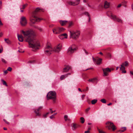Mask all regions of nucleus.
Returning <instances> with one entry per match:
<instances>
[{"label":"nucleus","instance_id":"680f3d73","mask_svg":"<svg viewBox=\"0 0 133 133\" xmlns=\"http://www.w3.org/2000/svg\"><path fill=\"white\" fill-rule=\"evenodd\" d=\"M99 54L102 55H103V54L101 52H99Z\"/></svg>","mask_w":133,"mask_h":133},{"label":"nucleus","instance_id":"a211bd4d","mask_svg":"<svg viewBox=\"0 0 133 133\" xmlns=\"http://www.w3.org/2000/svg\"><path fill=\"white\" fill-rule=\"evenodd\" d=\"M110 6V4L107 1H105L104 3V8H108Z\"/></svg>","mask_w":133,"mask_h":133},{"label":"nucleus","instance_id":"c03bdc74","mask_svg":"<svg viewBox=\"0 0 133 133\" xmlns=\"http://www.w3.org/2000/svg\"><path fill=\"white\" fill-rule=\"evenodd\" d=\"M3 121L6 124H9V122L7 121L5 119H3Z\"/></svg>","mask_w":133,"mask_h":133},{"label":"nucleus","instance_id":"bb28decb","mask_svg":"<svg viewBox=\"0 0 133 133\" xmlns=\"http://www.w3.org/2000/svg\"><path fill=\"white\" fill-rule=\"evenodd\" d=\"M121 129H122L121 130H120L119 131H121L122 132H124V131L126 130V128L125 127H122L121 128Z\"/></svg>","mask_w":133,"mask_h":133},{"label":"nucleus","instance_id":"2eb2a0df","mask_svg":"<svg viewBox=\"0 0 133 133\" xmlns=\"http://www.w3.org/2000/svg\"><path fill=\"white\" fill-rule=\"evenodd\" d=\"M59 27L53 29V33L56 34H59Z\"/></svg>","mask_w":133,"mask_h":133},{"label":"nucleus","instance_id":"72a5a7b5","mask_svg":"<svg viewBox=\"0 0 133 133\" xmlns=\"http://www.w3.org/2000/svg\"><path fill=\"white\" fill-rule=\"evenodd\" d=\"M50 112H47L46 114H44L43 115V117L44 118H46L47 116V115L49 114Z\"/></svg>","mask_w":133,"mask_h":133},{"label":"nucleus","instance_id":"58836bf2","mask_svg":"<svg viewBox=\"0 0 133 133\" xmlns=\"http://www.w3.org/2000/svg\"><path fill=\"white\" fill-rule=\"evenodd\" d=\"M64 118L65 119V121H66L67 120V118L68 117V116L67 115H64Z\"/></svg>","mask_w":133,"mask_h":133},{"label":"nucleus","instance_id":"f8f14e48","mask_svg":"<svg viewBox=\"0 0 133 133\" xmlns=\"http://www.w3.org/2000/svg\"><path fill=\"white\" fill-rule=\"evenodd\" d=\"M43 107L40 106L36 109L35 110L34 112L36 114V116H41V114L39 112V111L42 110L43 109Z\"/></svg>","mask_w":133,"mask_h":133},{"label":"nucleus","instance_id":"2f4dec72","mask_svg":"<svg viewBox=\"0 0 133 133\" xmlns=\"http://www.w3.org/2000/svg\"><path fill=\"white\" fill-rule=\"evenodd\" d=\"M81 122L82 123H83L85 121V119L83 117H81L80 118Z\"/></svg>","mask_w":133,"mask_h":133},{"label":"nucleus","instance_id":"423d86ee","mask_svg":"<svg viewBox=\"0 0 133 133\" xmlns=\"http://www.w3.org/2000/svg\"><path fill=\"white\" fill-rule=\"evenodd\" d=\"M106 124L107 125L106 127L108 128L109 130H111V128L112 130L114 131L116 129V126L112 122L108 121L107 122Z\"/></svg>","mask_w":133,"mask_h":133},{"label":"nucleus","instance_id":"3c124183","mask_svg":"<svg viewBox=\"0 0 133 133\" xmlns=\"http://www.w3.org/2000/svg\"><path fill=\"white\" fill-rule=\"evenodd\" d=\"M85 96V95H83L82 97V99H83L84 98Z\"/></svg>","mask_w":133,"mask_h":133},{"label":"nucleus","instance_id":"c9c22d12","mask_svg":"<svg viewBox=\"0 0 133 133\" xmlns=\"http://www.w3.org/2000/svg\"><path fill=\"white\" fill-rule=\"evenodd\" d=\"M97 129L99 133H106L103 131L101 130L98 128H97Z\"/></svg>","mask_w":133,"mask_h":133},{"label":"nucleus","instance_id":"b1692460","mask_svg":"<svg viewBox=\"0 0 133 133\" xmlns=\"http://www.w3.org/2000/svg\"><path fill=\"white\" fill-rule=\"evenodd\" d=\"M67 77V75H63L61 76L60 79L62 80Z\"/></svg>","mask_w":133,"mask_h":133},{"label":"nucleus","instance_id":"ddd939ff","mask_svg":"<svg viewBox=\"0 0 133 133\" xmlns=\"http://www.w3.org/2000/svg\"><path fill=\"white\" fill-rule=\"evenodd\" d=\"M80 0H76L75 2H72L71 1H69L68 2V4L71 5H76L79 4Z\"/></svg>","mask_w":133,"mask_h":133},{"label":"nucleus","instance_id":"9d476101","mask_svg":"<svg viewBox=\"0 0 133 133\" xmlns=\"http://www.w3.org/2000/svg\"><path fill=\"white\" fill-rule=\"evenodd\" d=\"M103 76H106L108 75V72H110L111 70L108 68L105 69H103Z\"/></svg>","mask_w":133,"mask_h":133},{"label":"nucleus","instance_id":"473e14b6","mask_svg":"<svg viewBox=\"0 0 133 133\" xmlns=\"http://www.w3.org/2000/svg\"><path fill=\"white\" fill-rule=\"evenodd\" d=\"M1 81L2 82L3 84L4 85H6V86H8L6 82L3 79H1Z\"/></svg>","mask_w":133,"mask_h":133},{"label":"nucleus","instance_id":"e433bc0d","mask_svg":"<svg viewBox=\"0 0 133 133\" xmlns=\"http://www.w3.org/2000/svg\"><path fill=\"white\" fill-rule=\"evenodd\" d=\"M107 56L108 58H110L111 57V55L109 53H107Z\"/></svg>","mask_w":133,"mask_h":133},{"label":"nucleus","instance_id":"4d7b16f0","mask_svg":"<svg viewBox=\"0 0 133 133\" xmlns=\"http://www.w3.org/2000/svg\"><path fill=\"white\" fill-rule=\"evenodd\" d=\"M18 52H24V51H21V50H20V49H19V50H18Z\"/></svg>","mask_w":133,"mask_h":133},{"label":"nucleus","instance_id":"a19ab883","mask_svg":"<svg viewBox=\"0 0 133 133\" xmlns=\"http://www.w3.org/2000/svg\"><path fill=\"white\" fill-rule=\"evenodd\" d=\"M2 61L4 63H6V61L4 59V58H2L1 59Z\"/></svg>","mask_w":133,"mask_h":133},{"label":"nucleus","instance_id":"20e7f679","mask_svg":"<svg viewBox=\"0 0 133 133\" xmlns=\"http://www.w3.org/2000/svg\"><path fill=\"white\" fill-rule=\"evenodd\" d=\"M56 93L55 91H51L49 92L46 96L48 100L51 99L55 101L56 98Z\"/></svg>","mask_w":133,"mask_h":133},{"label":"nucleus","instance_id":"1a4fd4ad","mask_svg":"<svg viewBox=\"0 0 133 133\" xmlns=\"http://www.w3.org/2000/svg\"><path fill=\"white\" fill-rule=\"evenodd\" d=\"M110 17L111 18L113 19L115 21H116L117 22L121 23H122V20L120 19L117 18L116 16L114 15L113 14H111Z\"/></svg>","mask_w":133,"mask_h":133},{"label":"nucleus","instance_id":"49530a36","mask_svg":"<svg viewBox=\"0 0 133 133\" xmlns=\"http://www.w3.org/2000/svg\"><path fill=\"white\" fill-rule=\"evenodd\" d=\"M84 51L85 52L87 55H88V52L86 51V50L84 49Z\"/></svg>","mask_w":133,"mask_h":133},{"label":"nucleus","instance_id":"c85d7f7f","mask_svg":"<svg viewBox=\"0 0 133 133\" xmlns=\"http://www.w3.org/2000/svg\"><path fill=\"white\" fill-rule=\"evenodd\" d=\"M96 78H94L92 79H90L88 80V81L90 82H94L96 80Z\"/></svg>","mask_w":133,"mask_h":133},{"label":"nucleus","instance_id":"e2e57ef3","mask_svg":"<svg viewBox=\"0 0 133 133\" xmlns=\"http://www.w3.org/2000/svg\"><path fill=\"white\" fill-rule=\"evenodd\" d=\"M3 129L4 130H7V128L5 127L3 128Z\"/></svg>","mask_w":133,"mask_h":133},{"label":"nucleus","instance_id":"4468645a","mask_svg":"<svg viewBox=\"0 0 133 133\" xmlns=\"http://www.w3.org/2000/svg\"><path fill=\"white\" fill-rule=\"evenodd\" d=\"M64 66L65 67L63 69V72H68L71 68V67L68 65L66 66L65 65Z\"/></svg>","mask_w":133,"mask_h":133},{"label":"nucleus","instance_id":"7c9ffc66","mask_svg":"<svg viewBox=\"0 0 133 133\" xmlns=\"http://www.w3.org/2000/svg\"><path fill=\"white\" fill-rule=\"evenodd\" d=\"M64 38H67V35L66 33L63 34H61Z\"/></svg>","mask_w":133,"mask_h":133},{"label":"nucleus","instance_id":"5701e85b","mask_svg":"<svg viewBox=\"0 0 133 133\" xmlns=\"http://www.w3.org/2000/svg\"><path fill=\"white\" fill-rule=\"evenodd\" d=\"M72 127L73 130H75L77 127V125L75 123L72 124Z\"/></svg>","mask_w":133,"mask_h":133},{"label":"nucleus","instance_id":"69168bd1","mask_svg":"<svg viewBox=\"0 0 133 133\" xmlns=\"http://www.w3.org/2000/svg\"><path fill=\"white\" fill-rule=\"evenodd\" d=\"M83 2H87V1L86 0H83Z\"/></svg>","mask_w":133,"mask_h":133},{"label":"nucleus","instance_id":"09e8293b","mask_svg":"<svg viewBox=\"0 0 133 133\" xmlns=\"http://www.w3.org/2000/svg\"><path fill=\"white\" fill-rule=\"evenodd\" d=\"M88 90H89V88H88V87H87L86 89L84 90L83 91H88Z\"/></svg>","mask_w":133,"mask_h":133},{"label":"nucleus","instance_id":"0eeeda50","mask_svg":"<svg viewBox=\"0 0 133 133\" xmlns=\"http://www.w3.org/2000/svg\"><path fill=\"white\" fill-rule=\"evenodd\" d=\"M20 23L22 26H25L27 24V20L25 17L23 16L21 17L20 19Z\"/></svg>","mask_w":133,"mask_h":133},{"label":"nucleus","instance_id":"5fc2aeb1","mask_svg":"<svg viewBox=\"0 0 133 133\" xmlns=\"http://www.w3.org/2000/svg\"><path fill=\"white\" fill-rule=\"evenodd\" d=\"M3 25V23H2L1 21V19H0V25Z\"/></svg>","mask_w":133,"mask_h":133},{"label":"nucleus","instance_id":"8fccbe9b","mask_svg":"<svg viewBox=\"0 0 133 133\" xmlns=\"http://www.w3.org/2000/svg\"><path fill=\"white\" fill-rule=\"evenodd\" d=\"M4 74H6L8 73V70H6L4 71Z\"/></svg>","mask_w":133,"mask_h":133},{"label":"nucleus","instance_id":"ea45409f","mask_svg":"<svg viewBox=\"0 0 133 133\" xmlns=\"http://www.w3.org/2000/svg\"><path fill=\"white\" fill-rule=\"evenodd\" d=\"M59 37L61 39H63L64 38L61 35H60L59 36Z\"/></svg>","mask_w":133,"mask_h":133},{"label":"nucleus","instance_id":"9b49d317","mask_svg":"<svg viewBox=\"0 0 133 133\" xmlns=\"http://www.w3.org/2000/svg\"><path fill=\"white\" fill-rule=\"evenodd\" d=\"M62 47L61 44H59L57 46L53 49V51L56 52H58L61 50Z\"/></svg>","mask_w":133,"mask_h":133},{"label":"nucleus","instance_id":"a18cd8bd","mask_svg":"<svg viewBox=\"0 0 133 133\" xmlns=\"http://www.w3.org/2000/svg\"><path fill=\"white\" fill-rule=\"evenodd\" d=\"M50 118L51 119H52V118H55L54 116H53V115H52L51 116H50Z\"/></svg>","mask_w":133,"mask_h":133},{"label":"nucleus","instance_id":"f257e3e1","mask_svg":"<svg viewBox=\"0 0 133 133\" xmlns=\"http://www.w3.org/2000/svg\"><path fill=\"white\" fill-rule=\"evenodd\" d=\"M22 32L26 41L28 42L30 47L35 49H38L40 45L39 41L34 38V31L30 29L26 31H22Z\"/></svg>","mask_w":133,"mask_h":133},{"label":"nucleus","instance_id":"6e6d98bb","mask_svg":"<svg viewBox=\"0 0 133 133\" xmlns=\"http://www.w3.org/2000/svg\"><path fill=\"white\" fill-rule=\"evenodd\" d=\"M121 6V4H119L117 6V7L119 8Z\"/></svg>","mask_w":133,"mask_h":133},{"label":"nucleus","instance_id":"0e129e2a","mask_svg":"<svg viewBox=\"0 0 133 133\" xmlns=\"http://www.w3.org/2000/svg\"><path fill=\"white\" fill-rule=\"evenodd\" d=\"M78 90L80 91H81V92H82V91L81 90V89L80 88H79L78 89Z\"/></svg>","mask_w":133,"mask_h":133},{"label":"nucleus","instance_id":"f704fd0d","mask_svg":"<svg viewBox=\"0 0 133 133\" xmlns=\"http://www.w3.org/2000/svg\"><path fill=\"white\" fill-rule=\"evenodd\" d=\"M101 101L102 103H105L106 102V101L105 99H101Z\"/></svg>","mask_w":133,"mask_h":133},{"label":"nucleus","instance_id":"338daca9","mask_svg":"<svg viewBox=\"0 0 133 133\" xmlns=\"http://www.w3.org/2000/svg\"><path fill=\"white\" fill-rule=\"evenodd\" d=\"M71 74V73H68V74H66V75H67V76H68V75H70Z\"/></svg>","mask_w":133,"mask_h":133},{"label":"nucleus","instance_id":"de8ad7c7","mask_svg":"<svg viewBox=\"0 0 133 133\" xmlns=\"http://www.w3.org/2000/svg\"><path fill=\"white\" fill-rule=\"evenodd\" d=\"M50 112L51 114H52L53 112L54 111H53L52 110V109L50 108Z\"/></svg>","mask_w":133,"mask_h":133},{"label":"nucleus","instance_id":"39448f33","mask_svg":"<svg viewBox=\"0 0 133 133\" xmlns=\"http://www.w3.org/2000/svg\"><path fill=\"white\" fill-rule=\"evenodd\" d=\"M70 38L73 39H76L78 38L80 34V31H70Z\"/></svg>","mask_w":133,"mask_h":133},{"label":"nucleus","instance_id":"4c0bfd02","mask_svg":"<svg viewBox=\"0 0 133 133\" xmlns=\"http://www.w3.org/2000/svg\"><path fill=\"white\" fill-rule=\"evenodd\" d=\"M73 24V23L72 22H70L69 23L68 27L70 28Z\"/></svg>","mask_w":133,"mask_h":133},{"label":"nucleus","instance_id":"393cba45","mask_svg":"<svg viewBox=\"0 0 133 133\" xmlns=\"http://www.w3.org/2000/svg\"><path fill=\"white\" fill-rule=\"evenodd\" d=\"M102 61L101 58H99L97 61V64H99L101 63Z\"/></svg>","mask_w":133,"mask_h":133},{"label":"nucleus","instance_id":"f3484780","mask_svg":"<svg viewBox=\"0 0 133 133\" xmlns=\"http://www.w3.org/2000/svg\"><path fill=\"white\" fill-rule=\"evenodd\" d=\"M68 21H60L59 23L62 26H64L68 23Z\"/></svg>","mask_w":133,"mask_h":133},{"label":"nucleus","instance_id":"4be33fe9","mask_svg":"<svg viewBox=\"0 0 133 133\" xmlns=\"http://www.w3.org/2000/svg\"><path fill=\"white\" fill-rule=\"evenodd\" d=\"M27 4H24L22 6H20V9H24L26 6H27Z\"/></svg>","mask_w":133,"mask_h":133},{"label":"nucleus","instance_id":"a878e982","mask_svg":"<svg viewBox=\"0 0 133 133\" xmlns=\"http://www.w3.org/2000/svg\"><path fill=\"white\" fill-rule=\"evenodd\" d=\"M4 40L5 42L8 44H11V41L8 39H4Z\"/></svg>","mask_w":133,"mask_h":133},{"label":"nucleus","instance_id":"7ed1b4c3","mask_svg":"<svg viewBox=\"0 0 133 133\" xmlns=\"http://www.w3.org/2000/svg\"><path fill=\"white\" fill-rule=\"evenodd\" d=\"M53 49L52 48L50 44L49 43H47L44 50V53L47 56H50L53 51Z\"/></svg>","mask_w":133,"mask_h":133},{"label":"nucleus","instance_id":"dca6fc26","mask_svg":"<svg viewBox=\"0 0 133 133\" xmlns=\"http://www.w3.org/2000/svg\"><path fill=\"white\" fill-rule=\"evenodd\" d=\"M125 69V68L124 66L122 64L121 65V67L120 68V69L121 70H122V73H125L126 72V70H124Z\"/></svg>","mask_w":133,"mask_h":133},{"label":"nucleus","instance_id":"f03ea898","mask_svg":"<svg viewBox=\"0 0 133 133\" xmlns=\"http://www.w3.org/2000/svg\"><path fill=\"white\" fill-rule=\"evenodd\" d=\"M41 11V9L37 8L33 12L32 16L30 18V21L32 23L34 24L36 22L39 21L42 19L38 18L37 17L38 13Z\"/></svg>","mask_w":133,"mask_h":133},{"label":"nucleus","instance_id":"774afa93","mask_svg":"<svg viewBox=\"0 0 133 133\" xmlns=\"http://www.w3.org/2000/svg\"><path fill=\"white\" fill-rule=\"evenodd\" d=\"M91 129V128H88V131H89Z\"/></svg>","mask_w":133,"mask_h":133},{"label":"nucleus","instance_id":"603ef678","mask_svg":"<svg viewBox=\"0 0 133 133\" xmlns=\"http://www.w3.org/2000/svg\"><path fill=\"white\" fill-rule=\"evenodd\" d=\"M130 72L131 75H133V71H130Z\"/></svg>","mask_w":133,"mask_h":133},{"label":"nucleus","instance_id":"37998d69","mask_svg":"<svg viewBox=\"0 0 133 133\" xmlns=\"http://www.w3.org/2000/svg\"><path fill=\"white\" fill-rule=\"evenodd\" d=\"M90 108H88L87 109L85 110V112L86 113H87L88 112V111L90 110Z\"/></svg>","mask_w":133,"mask_h":133},{"label":"nucleus","instance_id":"c756f323","mask_svg":"<svg viewBox=\"0 0 133 133\" xmlns=\"http://www.w3.org/2000/svg\"><path fill=\"white\" fill-rule=\"evenodd\" d=\"M59 33L63 32L65 30V29L63 28H59Z\"/></svg>","mask_w":133,"mask_h":133},{"label":"nucleus","instance_id":"052dcab7","mask_svg":"<svg viewBox=\"0 0 133 133\" xmlns=\"http://www.w3.org/2000/svg\"><path fill=\"white\" fill-rule=\"evenodd\" d=\"M112 104V103H109V104H107V105L108 106H109V105H111Z\"/></svg>","mask_w":133,"mask_h":133},{"label":"nucleus","instance_id":"bf43d9fd","mask_svg":"<svg viewBox=\"0 0 133 133\" xmlns=\"http://www.w3.org/2000/svg\"><path fill=\"white\" fill-rule=\"evenodd\" d=\"M38 29L41 31L42 30V29L40 28H39Z\"/></svg>","mask_w":133,"mask_h":133},{"label":"nucleus","instance_id":"864d4df0","mask_svg":"<svg viewBox=\"0 0 133 133\" xmlns=\"http://www.w3.org/2000/svg\"><path fill=\"white\" fill-rule=\"evenodd\" d=\"M90 132V131L88 130L85 131L84 132L85 133H88Z\"/></svg>","mask_w":133,"mask_h":133},{"label":"nucleus","instance_id":"6e6552de","mask_svg":"<svg viewBox=\"0 0 133 133\" xmlns=\"http://www.w3.org/2000/svg\"><path fill=\"white\" fill-rule=\"evenodd\" d=\"M74 46L75 45H73L69 48L67 51V53L68 54L70 55L74 53L76 50V48L74 47Z\"/></svg>","mask_w":133,"mask_h":133},{"label":"nucleus","instance_id":"412c9836","mask_svg":"<svg viewBox=\"0 0 133 133\" xmlns=\"http://www.w3.org/2000/svg\"><path fill=\"white\" fill-rule=\"evenodd\" d=\"M123 66H127L128 65V63L127 61H126L125 62L122 63V64Z\"/></svg>","mask_w":133,"mask_h":133},{"label":"nucleus","instance_id":"79ce46f5","mask_svg":"<svg viewBox=\"0 0 133 133\" xmlns=\"http://www.w3.org/2000/svg\"><path fill=\"white\" fill-rule=\"evenodd\" d=\"M12 70V69L11 67H9L7 69V70L8 71H11Z\"/></svg>","mask_w":133,"mask_h":133},{"label":"nucleus","instance_id":"13d9d810","mask_svg":"<svg viewBox=\"0 0 133 133\" xmlns=\"http://www.w3.org/2000/svg\"><path fill=\"white\" fill-rule=\"evenodd\" d=\"M3 51V49H0V53H1Z\"/></svg>","mask_w":133,"mask_h":133},{"label":"nucleus","instance_id":"aec40b11","mask_svg":"<svg viewBox=\"0 0 133 133\" xmlns=\"http://www.w3.org/2000/svg\"><path fill=\"white\" fill-rule=\"evenodd\" d=\"M84 14L86 16L89 17V22L90 20V17L89 13L88 12H85L84 13Z\"/></svg>","mask_w":133,"mask_h":133},{"label":"nucleus","instance_id":"cd10ccee","mask_svg":"<svg viewBox=\"0 0 133 133\" xmlns=\"http://www.w3.org/2000/svg\"><path fill=\"white\" fill-rule=\"evenodd\" d=\"M97 99H94L91 101V103L92 104H95L97 102Z\"/></svg>","mask_w":133,"mask_h":133},{"label":"nucleus","instance_id":"6ab92c4d","mask_svg":"<svg viewBox=\"0 0 133 133\" xmlns=\"http://www.w3.org/2000/svg\"><path fill=\"white\" fill-rule=\"evenodd\" d=\"M17 36L18 39L19 41L21 42L23 41V37L22 35H19L18 34Z\"/></svg>","mask_w":133,"mask_h":133}]
</instances>
